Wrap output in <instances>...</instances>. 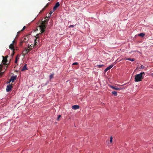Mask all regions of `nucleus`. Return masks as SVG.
Instances as JSON below:
<instances>
[{
  "instance_id": "obj_1",
  "label": "nucleus",
  "mask_w": 153,
  "mask_h": 153,
  "mask_svg": "<svg viewBox=\"0 0 153 153\" xmlns=\"http://www.w3.org/2000/svg\"><path fill=\"white\" fill-rule=\"evenodd\" d=\"M49 16L45 17V19L42 21L41 24L39 26L40 29L41 31V33H43L45 31L46 28V24H47L49 19Z\"/></svg>"
},
{
  "instance_id": "obj_2",
  "label": "nucleus",
  "mask_w": 153,
  "mask_h": 153,
  "mask_svg": "<svg viewBox=\"0 0 153 153\" xmlns=\"http://www.w3.org/2000/svg\"><path fill=\"white\" fill-rule=\"evenodd\" d=\"M145 74L144 72H142L140 74L136 75L135 76L134 81L135 82L141 81L144 78Z\"/></svg>"
},
{
  "instance_id": "obj_3",
  "label": "nucleus",
  "mask_w": 153,
  "mask_h": 153,
  "mask_svg": "<svg viewBox=\"0 0 153 153\" xmlns=\"http://www.w3.org/2000/svg\"><path fill=\"white\" fill-rule=\"evenodd\" d=\"M8 57V56H7L5 57H4L3 56V59L2 61V63L4 65H6V62H7V57Z\"/></svg>"
},
{
  "instance_id": "obj_4",
  "label": "nucleus",
  "mask_w": 153,
  "mask_h": 153,
  "mask_svg": "<svg viewBox=\"0 0 153 153\" xmlns=\"http://www.w3.org/2000/svg\"><path fill=\"white\" fill-rule=\"evenodd\" d=\"M16 77L17 76H11L10 79L9 81L7 82V83H10L11 81L13 82L16 79Z\"/></svg>"
},
{
  "instance_id": "obj_5",
  "label": "nucleus",
  "mask_w": 153,
  "mask_h": 153,
  "mask_svg": "<svg viewBox=\"0 0 153 153\" xmlns=\"http://www.w3.org/2000/svg\"><path fill=\"white\" fill-rule=\"evenodd\" d=\"M12 88V86L11 85H8L7 86L6 91L7 92H9L11 90Z\"/></svg>"
},
{
  "instance_id": "obj_6",
  "label": "nucleus",
  "mask_w": 153,
  "mask_h": 153,
  "mask_svg": "<svg viewBox=\"0 0 153 153\" xmlns=\"http://www.w3.org/2000/svg\"><path fill=\"white\" fill-rule=\"evenodd\" d=\"M60 4L59 2H57L54 6L53 10H56L57 8L59 6Z\"/></svg>"
},
{
  "instance_id": "obj_7",
  "label": "nucleus",
  "mask_w": 153,
  "mask_h": 153,
  "mask_svg": "<svg viewBox=\"0 0 153 153\" xmlns=\"http://www.w3.org/2000/svg\"><path fill=\"white\" fill-rule=\"evenodd\" d=\"M27 40H26V38H24L23 39H22L21 41V42L20 43V46H22V43L23 42H27Z\"/></svg>"
},
{
  "instance_id": "obj_8",
  "label": "nucleus",
  "mask_w": 153,
  "mask_h": 153,
  "mask_svg": "<svg viewBox=\"0 0 153 153\" xmlns=\"http://www.w3.org/2000/svg\"><path fill=\"white\" fill-rule=\"evenodd\" d=\"M114 66L113 65H109L108 67H107L105 70L104 71L105 72L107 71L108 70L111 69V68H112Z\"/></svg>"
},
{
  "instance_id": "obj_9",
  "label": "nucleus",
  "mask_w": 153,
  "mask_h": 153,
  "mask_svg": "<svg viewBox=\"0 0 153 153\" xmlns=\"http://www.w3.org/2000/svg\"><path fill=\"white\" fill-rule=\"evenodd\" d=\"M72 108L74 110H76L79 108V106L78 105H74L72 107Z\"/></svg>"
},
{
  "instance_id": "obj_10",
  "label": "nucleus",
  "mask_w": 153,
  "mask_h": 153,
  "mask_svg": "<svg viewBox=\"0 0 153 153\" xmlns=\"http://www.w3.org/2000/svg\"><path fill=\"white\" fill-rule=\"evenodd\" d=\"M14 44H13V43H12L9 46L11 50H15V49H14Z\"/></svg>"
},
{
  "instance_id": "obj_11",
  "label": "nucleus",
  "mask_w": 153,
  "mask_h": 153,
  "mask_svg": "<svg viewBox=\"0 0 153 153\" xmlns=\"http://www.w3.org/2000/svg\"><path fill=\"white\" fill-rule=\"evenodd\" d=\"M110 87L114 89V90H120L121 89V88H116V87H115L114 86H111V85H110Z\"/></svg>"
},
{
  "instance_id": "obj_12",
  "label": "nucleus",
  "mask_w": 153,
  "mask_h": 153,
  "mask_svg": "<svg viewBox=\"0 0 153 153\" xmlns=\"http://www.w3.org/2000/svg\"><path fill=\"white\" fill-rule=\"evenodd\" d=\"M27 65L25 64L24 65V66L23 67V68L22 69V71H25V70H27Z\"/></svg>"
},
{
  "instance_id": "obj_13",
  "label": "nucleus",
  "mask_w": 153,
  "mask_h": 153,
  "mask_svg": "<svg viewBox=\"0 0 153 153\" xmlns=\"http://www.w3.org/2000/svg\"><path fill=\"white\" fill-rule=\"evenodd\" d=\"M145 35V34L144 33H141L140 34H138V36H141L142 37H143Z\"/></svg>"
},
{
  "instance_id": "obj_14",
  "label": "nucleus",
  "mask_w": 153,
  "mask_h": 153,
  "mask_svg": "<svg viewBox=\"0 0 153 153\" xmlns=\"http://www.w3.org/2000/svg\"><path fill=\"white\" fill-rule=\"evenodd\" d=\"M126 59L127 60L131 61L132 62L134 61L135 60V59L134 58H126Z\"/></svg>"
},
{
  "instance_id": "obj_15",
  "label": "nucleus",
  "mask_w": 153,
  "mask_h": 153,
  "mask_svg": "<svg viewBox=\"0 0 153 153\" xmlns=\"http://www.w3.org/2000/svg\"><path fill=\"white\" fill-rule=\"evenodd\" d=\"M112 94H113L114 96H117V92L115 91H114L112 92Z\"/></svg>"
},
{
  "instance_id": "obj_16",
  "label": "nucleus",
  "mask_w": 153,
  "mask_h": 153,
  "mask_svg": "<svg viewBox=\"0 0 153 153\" xmlns=\"http://www.w3.org/2000/svg\"><path fill=\"white\" fill-rule=\"evenodd\" d=\"M48 5H49V4L48 3L44 7V8L42 9V11H43L45 9V8L47 7L48 6Z\"/></svg>"
},
{
  "instance_id": "obj_17",
  "label": "nucleus",
  "mask_w": 153,
  "mask_h": 153,
  "mask_svg": "<svg viewBox=\"0 0 153 153\" xmlns=\"http://www.w3.org/2000/svg\"><path fill=\"white\" fill-rule=\"evenodd\" d=\"M38 40H37V39H36L34 41V45H37V41H38Z\"/></svg>"
},
{
  "instance_id": "obj_18",
  "label": "nucleus",
  "mask_w": 153,
  "mask_h": 153,
  "mask_svg": "<svg viewBox=\"0 0 153 153\" xmlns=\"http://www.w3.org/2000/svg\"><path fill=\"white\" fill-rule=\"evenodd\" d=\"M42 33H41V34ZM39 34H40V33H39V34H37L36 35V36H35L36 37V39H38L39 38Z\"/></svg>"
},
{
  "instance_id": "obj_19",
  "label": "nucleus",
  "mask_w": 153,
  "mask_h": 153,
  "mask_svg": "<svg viewBox=\"0 0 153 153\" xmlns=\"http://www.w3.org/2000/svg\"><path fill=\"white\" fill-rule=\"evenodd\" d=\"M24 52H26V53H27L29 51L26 48H25V50H24Z\"/></svg>"
},
{
  "instance_id": "obj_20",
  "label": "nucleus",
  "mask_w": 153,
  "mask_h": 153,
  "mask_svg": "<svg viewBox=\"0 0 153 153\" xmlns=\"http://www.w3.org/2000/svg\"><path fill=\"white\" fill-rule=\"evenodd\" d=\"M19 59V58H18L17 57V56H16L15 61V63H17L18 59Z\"/></svg>"
},
{
  "instance_id": "obj_21",
  "label": "nucleus",
  "mask_w": 153,
  "mask_h": 153,
  "mask_svg": "<svg viewBox=\"0 0 153 153\" xmlns=\"http://www.w3.org/2000/svg\"><path fill=\"white\" fill-rule=\"evenodd\" d=\"M104 66L103 65H97V67L99 68H101Z\"/></svg>"
},
{
  "instance_id": "obj_22",
  "label": "nucleus",
  "mask_w": 153,
  "mask_h": 153,
  "mask_svg": "<svg viewBox=\"0 0 153 153\" xmlns=\"http://www.w3.org/2000/svg\"><path fill=\"white\" fill-rule=\"evenodd\" d=\"M27 49L29 51H30L32 49V48L30 47V46H28Z\"/></svg>"
},
{
  "instance_id": "obj_23",
  "label": "nucleus",
  "mask_w": 153,
  "mask_h": 153,
  "mask_svg": "<svg viewBox=\"0 0 153 153\" xmlns=\"http://www.w3.org/2000/svg\"><path fill=\"white\" fill-rule=\"evenodd\" d=\"M53 74H51L50 75V79H52L53 78Z\"/></svg>"
},
{
  "instance_id": "obj_24",
  "label": "nucleus",
  "mask_w": 153,
  "mask_h": 153,
  "mask_svg": "<svg viewBox=\"0 0 153 153\" xmlns=\"http://www.w3.org/2000/svg\"><path fill=\"white\" fill-rule=\"evenodd\" d=\"M27 53H26V52H24V50L23 51V55L24 56L25 55H26Z\"/></svg>"
},
{
  "instance_id": "obj_25",
  "label": "nucleus",
  "mask_w": 153,
  "mask_h": 153,
  "mask_svg": "<svg viewBox=\"0 0 153 153\" xmlns=\"http://www.w3.org/2000/svg\"><path fill=\"white\" fill-rule=\"evenodd\" d=\"M113 138L112 136L110 137V142L111 143L112 141Z\"/></svg>"
},
{
  "instance_id": "obj_26",
  "label": "nucleus",
  "mask_w": 153,
  "mask_h": 153,
  "mask_svg": "<svg viewBox=\"0 0 153 153\" xmlns=\"http://www.w3.org/2000/svg\"><path fill=\"white\" fill-rule=\"evenodd\" d=\"M15 51V50H13V53H12L11 54V56H13L14 54V53H15V52L14 51Z\"/></svg>"
},
{
  "instance_id": "obj_27",
  "label": "nucleus",
  "mask_w": 153,
  "mask_h": 153,
  "mask_svg": "<svg viewBox=\"0 0 153 153\" xmlns=\"http://www.w3.org/2000/svg\"><path fill=\"white\" fill-rule=\"evenodd\" d=\"M61 117V115H59L58 117L57 120L58 121L59 120V118Z\"/></svg>"
},
{
  "instance_id": "obj_28",
  "label": "nucleus",
  "mask_w": 153,
  "mask_h": 153,
  "mask_svg": "<svg viewBox=\"0 0 153 153\" xmlns=\"http://www.w3.org/2000/svg\"><path fill=\"white\" fill-rule=\"evenodd\" d=\"M25 28H26V27L25 26H24L23 27V28L21 30V31H22L23 30H25Z\"/></svg>"
},
{
  "instance_id": "obj_29",
  "label": "nucleus",
  "mask_w": 153,
  "mask_h": 153,
  "mask_svg": "<svg viewBox=\"0 0 153 153\" xmlns=\"http://www.w3.org/2000/svg\"><path fill=\"white\" fill-rule=\"evenodd\" d=\"M78 64V63L77 62H74V63L72 65H77Z\"/></svg>"
},
{
  "instance_id": "obj_30",
  "label": "nucleus",
  "mask_w": 153,
  "mask_h": 153,
  "mask_svg": "<svg viewBox=\"0 0 153 153\" xmlns=\"http://www.w3.org/2000/svg\"><path fill=\"white\" fill-rule=\"evenodd\" d=\"M54 10H51V12H50V16H51V14L53 12V11H54Z\"/></svg>"
},
{
  "instance_id": "obj_31",
  "label": "nucleus",
  "mask_w": 153,
  "mask_h": 153,
  "mask_svg": "<svg viewBox=\"0 0 153 153\" xmlns=\"http://www.w3.org/2000/svg\"><path fill=\"white\" fill-rule=\"evenodd\" d=\"M144 66L143 65H141L140 67V68L142 69H143L144 68Z\"/></svg>"
},
{
  "instance_id": "obj_32",
  "label": "nucleus",
  "mask_w": 153,
  "mask_h": 153,
  "mask_svg": "<svg viewBox=\"0 0 153 153\" xmlns=\"http://www.w3.org/2000/svg\"><path fill=\"white\" fill-rule=\"evenodd\" d=\"M34 46V45H30L29 46H30V47L32 48V47H33Z\"/></svg>"
},
{
  "instance_id": "obj_33",
  "label": "nucleus",
  "mask_w": 153,
  "mask_h": 153,
  "mask_svg": "<svg viewBox=\"0 0 153 153\" xmlns=\"http://www.w3.org/2000/svg\"><path fill=\"white\" fill-rule=\"evenodd\" d=\"M21 31H18V32H17V34H18L19 33H20V32H21Z\"/></svg>"
},
{
  "instance_id": "obj_34",
  "label": "nucleus",
  "mask_w": 153,
  "mask_h": 153,
  "mask_svg": "<svg viewBox=\"0 0 153 153\" xmlns=\"http://www.w3.org/2000/svg\"><path fill=\"white\" fill-rule=\"evenodd\" d=\"M15 42V40H14L13 42H12V43H13V44H14V43Z\"/></svg>"
},
{
  "instance_id": "obj_35",
  "label": "nucleus",
  "mask_w": 153,
  "mask_h": 153,
  "mask_svg": "<svg viewBox=\"0 0 153 153\" xmlns=\"http://www.w3.org/2000/svg\"><path fill=\"white\" fill-rule=\"evenodd\" d=\"M2 74V73L1 72L0 73V75H1Z\"/></svg>"
},
{
  "instance_id": "obj_36",
  "label": "nucleus",
  "mask_w": 153,
  "mask_h": 153,
  "mask_svg": "<svg viewBox=\"0 0 153 153\" xmlns=\"http://www.w3.org/2000/svg\"><path fill=\"white\" fill-rule=\"evenodd\" d=\"M70 26L73 27L74 26L73 25H71Z\"/></svg>"
}]
</instances>
